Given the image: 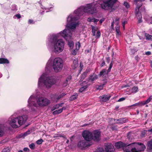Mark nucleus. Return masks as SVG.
Wrapping results in <instances>:
<instances>
[{
	"mask_svg": "<svg viewBox=\"0 0 152 152\" xmlns=\"http://www.w3.org/2000/svg\"><path fill=\"white\" fill-rule=\"evenodd\" d=\"M97 3V2H96L88 4L85 6H82L74 11V13L76 15L75 16L70 14L67 18L66 28L63 31H61L60 34L68 41V44L70 48H72L74 45L73 42L69 41V40L71 38L72 32L75 31L77 24L75 22L78 18L77 16H81L84 13L92 14L96 12V8L98 7Z\"/></svg>",
	"mask_w": 152,
	"mask_h": 152,
	"instance_id": "f257e3e1",
	"label": "nucleus"
},
{
	"mask_svg": "<svg viewBox=\"0 0 152 152\" xmlns=\"http://www.w3.org/2000/svg\"><path fill=\"white\" fill-rule=\"evenodd\" d=\"M28 107L31 108V110L34 111L35 110L34 107H36L38 105L41 107L46 106L50 104V101L42 97L39 98L37 100L36 97L31 96L28 100Z\"/></svg>",
	"mask_w": 152,
	"mask_h": 152,
	"instance_id": "f03ea898",
	"label": "nucleus"
},
{
	"mask_svg": "<svg viewBox=\"0 0 152 152\" xmlns=\"http://www.w3.org/2000/svg\"><path fill=\"white\" fill-rule=\"evenodd\" d=\"M56 82V80L54 77H47L46 74L44 73L39 79L38 86L40 88L45 86L49 88Z\"/></svg>",
	"mask_w": 152,
	"mask_h": 152,
	"instance_id": "7ed1b4c3",
	"label": "nucleus"
},
{
	"mask_svg": "<svg viewBox=\"0 0 152 152\" xmlns=\"http://www.w3.org/2000/svg\"><path fill=\"white\" fill-rule=\"evenodd\" d=\"M49 41L53 45V50L54 52L59 53L63 51L64 43L62 39H60L57 40V36L53 35L50 38Z\"/></svg>",
	"mask_w": 152,
	"mask_h": 152,
	"instance_id": "20e7f679",
	"label": "nucleus"
},
{
	"mask_svg": "<svg viewBox=\"0 0 152 152\" xmlns=\"http://www.w3.org/2000/svg\"><path fill=\"white\" fill-rule=\"evenodd\" d=\"M145 149V146L140 142H134L128 144V146L124 148L126 152H138L144 151Z\"/></svg>",
	"mask_w": 152,
	"mask_h": 152,
	"instance_id": "39448f33",
	"label": "nucleus"
},
{
	"mask_svg": "<svg viewBox=\"0 0 152 152\" xmlns=\"http://www.w3.org/2000/svg\"><path fill=\"white\" fill-rule=\"evenodd\" d=\"M27 119V116L23 115L11 119L10 122V125L13 128H17L23 124Z\"/></svg>",
	"mask_w": 152,
	"mask_h": 152,
	"instance_id": "423d86ee",
	"label": "nucleus"
},
{
	"mask_svg": "<svg viewBox=\"0 0 152 152\" xmlns=\"http://www.w3.org/2000/svg\"><path fill=\"white\" fill-rule=\"evenodd\" d=\"M117 0H102L98 2L102 9L108 10L112 9Z\"/></svg>",
	"mask_w": 152,
	"mask_h": 152,
	"instance_id": "0eeeda50",
	"label": "nucleus"
},
{
	"mask_svg": "<svg viewBox=\"0 0 152 152\" xmlns=\"http://www.w3.org/2000/svg\"><path fill=\"white\" fill-rule=\"evenodd\" d=\"M63 66V61L60 58H55L53 61V67L54 71L57 72L61 71Z\"/></svg>",
	"mask_w": 152,
	"mask_h": 152,
	"instance_id": "6e6552de",
	"label": "nucleus"
},
{
	"mask_svg": "<svg viewBox=\"0 0 152 152\" xmlns=\"http://www.w3.org/2000/svg\"><path fill=\"white\" fill-rule=\"evenodd\" d=\"M144 1V0H134V2L137 6L135 9V13L138 19L139 23H140L142 22V14L139 11V9L142 5V2Z\"/></svg>",
	"mask_w": 152,
	"mask_h": 152,
	"instance_id": "1a4fd4ad",
	"label": "nucleus"
},
{
	"mask_svg": "<svg viewBox=\"0 0 152 152\" xmlns=\"http://www.w3.org/2000/svg\"><path fill=\"white\" fill-rule=\"evenodd\" d=\"M82 135L84 139L87 141H90L92 139V134L88 131H84Z\"/></svg>",
	"mask_w": 152,
	"mask_h": 152,
	"instance_id": "9d476101",
	"label": "nucleus"
},
{
	"mask_svg": "<svg viewBox=\"0 0 152 152\" xmlns=\"http://www.w3.org/2000/svg\"><path fill=\"white\" fill-rule=\"evenodd\" d=\"M152 100V95L150 96L145 101H143V102H139L134 104L131 106H142L146 104L149 103Z\"/></svg>",
	"mask_w": 152,
	"mask_h": 152,
	"instance_id": "9b49d317",
	"label": "nucleus"
},
{
	"mask_svg": "<svg viewBox=\"0 0 152 152\" xmlns=\"http://www.w3.org/2000/svg\"><path fill=\"white\" fill-rule=\"evenodd\" d=\"M92 134V139L94 141H97L100 139V132L98 130L94 131Z\"/></svg>",
	"mask_w": 152,
	"mask_h": 152,
	"instance_id": "f8f14e48",
	"label": "nucleus"
},
{
	"mask_svg": "<svg viewBox=\"0 0 152 152\" xmlns=\"http://www.w3.org/2000/svg\"><path fill=\"white\" fill-rule=\"evenodd\" d=\"M90 145L89 144L88 142L84 140H83L81 141L78 142L77 146L80 148L83 149L86 147L89 146Z\"/></svg>",
	"mask_w": 152,
	"mask_h": 152,
	"instance_id": "ddd939ff",
	"label": "nucleus"
},
{
	"mask_svg": "<svg viewBox=\"0 0 152 152\" xmlns=\"http://www.w3.org/2000/svg\"><path fill=\"white\" fill-rule=\"evenodd\" d=\"M128 145L127 144L123 143L121 142H116L115 144V146L116 148H123V150L124 151H126V150L124 149V148L127 147Z\"/></svg>",
	"mask_w": 152,
	"mask_h": 152,
	"instance_id": "4468645a",
	"label": "nucleus"
},
{
	"mask_svg": "<svg viewBox=\"0 0 152 152\" xmlns=\"http://www.w3.org/2000/svg\"><path fill=\"white\" fill-rule=\"evenodd\" d=\"M106 152H113L114 151V147L113 145L111 143H107L105 145Z\"/></svg>",
	"mask_w": 152,
	"mask_h": 152,
	"instance_id": "2eb2a0df",
	"label": "nucleus"
},
{
	"mask_svg": "<svg viewBox=\"0 0 152 152\" xmlns=\"http://www.w3.org/2000/svg\"><path fill=\"white\" fill-rule=\"evenodd\" d=\"M81 85L82 86V87L80 88L79 90V92H82L84 91L88 87L87 83H86V81H83V83L81 84Z\"/></svg>",
	"mask_w": 152,
	"mask_h": 152,
	"instance_id": "dca6fc26",
	"label": "nucleus"
},
{
	"mask_svg": "<svg viewBox=\"0 0 152 152\" xmlns=\"http://www.w3.org/2000/svg\"><path fill=\"white\" fill-rule=\"evenodd\" d=\"M111 96L104 95L99 97L100 99L103 102H106L108 101L110 99Z\"/></svg>",
	"mask_w": 152,
	"mask_h": 152,
	"instance_id": "f3484780",
	"label": "nucleus"
},
{
	"mask_svg": "<svg viewBox=\"0 0 152 152\" xmlns=\"http://www.w3.org/2000/svg\"><path fill=\"white\" fill-rule=\"evenodd\" d=\"M98 77L97 75L93 74V75L90 76L88 78V80L89 81L93 83L94 81L97 79Z\"/></svg>",
	"mask_w": 152,
	"mask_h": 152,
	"instance_id": "a211bd4d",
	"label": "nucleus"
},
{
	"mask_svg": "<svg viewBox=\"0 0 152 152\" xmlns=\"http://www.w3.org/2000/svg\"><path fill=\"white\" fill-rule=\"evenodd\" d=\"M114 120H116L115 122V123L120 124H123L128 121V120L126 119V118H121L119 119H116V120L115 119Z\"/></svg>",
	"mask_w": 152,
	"mask_h": 152,
	"instance_id": "6ab92c4d",
	"label": "nucleus"
},
{
	"mask_svg": "<svg viewBox=\"0 0 152 152\" xmlns=\"http://www.w3.org/2000/svg\"><path fill=\"white\" fill-rule=\"evenodd\" d=\"M6 129L4 124H0V137L2 136L4 134V131Z\"/></svg>",
	"mask_w": 152,
	"mask_h": 152,
	"instance_id": "aec40b11",
	"label": "nucleus"
},
{
	"mask_svg": "<svg viewBox=\"0 0 152 152\" xmlns=\"http://www.w3.org/2000/svg\"><path fill=\"white\" fill-rule=\"evenodd\" d=\"M78 63L77 59H75L73 61V64H72V67L73 69H75L78 66Z\"/></svg>",
	"mask_w": 152,
	"mask_h": 152,
	"instance_id": "412c9836",
	"label": "nucleus"
},
{
	"mask_svg": "<svg viewBox=\"0 0 152 152\" xmlns=\"http://www.w3.org/2000/svg\"><path fill=\"white\" fill-rule=\"evenodd\" d=\"M9 63V60L6 58H0V64H8Z\"/></svg>",
	"mask_w": 152,
	"mask_h": 152,
	"instance_id": "4be33fe9",
	"label": "nucleus"
},
{
	"mask_svg": "<svg viewBox=\"0 0 152 152\" xmlns=\"http://www.w3.org/2000/svg\"><path fill=\"white\" fill-rule=\"evenodd\" d=\"M99 20V19L91 18H88L87 19L88 21L89 22H93L95 23H97Z\"/></svg>",
	"mask_w": 152,
	"mask_h": 152,
	"instance_id": "5701e85b",
	"label": "nucleus"
},
{
	"mask_svg": "<svg viewBox=\"0 0 152 152\" xmlns=\"http://www.w3.org/2000/svg\"><path fill=\"white\" fill-rule=\"evenodd\" d=\"M115 30L116 31V36L117 37H119L120 34H119L120 32V26L119 25H116L115 27Z\"/></svg>",
	"mask_w": 152,
	"mask_h": 152,
	"instance_id": "b1692460",
	"label": "nucleus"
},
{
	"mask_svg": "<svg viewBox=\"0 0 152 152\" xmlns=\"http://www.w3.org/2000/svg\"><path fill=\"white\" fill-rule=\"evenodd\" d=\"M62 112V110L60 109H59L58 110H57L54 111L53 113V114L54 115H57L60 113Z\"/></svg>",
	"mask_w": 152,
	"mask_h": 152,
	"instance_id": "393cba45",
	"label": "nucleus"
},
{
	"mask_svg": "<svg viewBox=\"0 0 152 152\" xmlns=\"http://www.w3.org/2000/svg\"><path fill=\"white\" fill-rule=\"evenodd\" d=\"M78 96V94L77 93H74V94L72 95L70 98V99L71 100H73L76 99Z\"/></svg>",
	"mask_w": 152,
	"mask_h": 152,
	"instance_id": "a878e982",
	"label": "nucleus"
},
{
	"mask_svg": "<svg viewBox=\"0 0 152 152\" xmlns=\"http://www.w3.org/2000/svg\"><path fill=\"white\" fill-rule=\"evenodd\" d=\"M66 94H65L64 93H62L60 95H59L58 96H56L55 97L56 99H57V100L58 101V100H59L61 98L63 97L64 96L66 95Z\"/></svg>",
	"mask_w": 152,
	"mask_h": 152,
	"instance_id": "bb28decb",
	"label": "nucleus"
},
{
	"mask_svg": "<svg viewBox=\"0 0 152 152\" xmlns=\"http://www.w3.org/2000/svg\"><path fill=\"white\" fill-rule=\"evenodd\" d=\"M138 88L137 86H134L131 89V92L136 93L138 91Z\"/></svg>",
	"mask_w": 152,
	"mask_h": 152,
	"instance_id": "cd10ccee",
	"label": "nucleus"
},
{
	"mask_svg": "<svg viewBox=\"0 0 152 152\" xmlns=\"http://www.w3.org/2000/svg\"><path fill=\"white\" fill-rule=\"evenodd\" d=\"M107 73L106 69H103L100 72L99 75L100 76H102Z\"/></svg>",
	"mask_w": 152,
	"mask_h": 152,
	"instance_id": "c85d7f7f",
	"label": "nucleus"
},
{
	"mask_svg": "<svg viewBox=\"0 0 152 152\" xmlns=\"http://www.w3.org/2000/svg\"><path fill=\"white\" fill-rule=\"evenodd\" d=\"M96 28L94 26H92V35L93 36L95 35L96 31Z\"/></svg>",
	"mask_w": 152,
	"mask_h": 152,
	"instance_id": "c756f323",
	"label": "nucleus"
},
{
	"mask_svg": "<svg viewBox=\"0 0 152 152\" xmlns=\"http://www.w3.org/2000/svg\"><path fill=\"white\" fill-rule=\"evenodd\" d=\"M148 145L149 148L152 149V140L148 142Z\"/></svg>",
	"mask_w": 152,
	"mask_h": 152,
	"instance_id": "7c9ffc66",
	"label": "nucleus"
},
{
	"mask_svg": "<svg viewBox=\"0 0 152 152\" xmlns=\"http://www.w3.org/2000/svg\"><path fill=\"white\" fill-rule=\"evenodd\" d=\"M72 79L71 77L70 76H69L66 78V80L67 82L69 84L70 82V80Z\"/></svg>",
	"mask_w": 152,
	"mask_h": 152,
	"instance_id": "2f4dec72",
	"label": "nucleus"
},
{
	"mask_svg": "<svg viewBox=\"0 0 152 152\" xmlns=\"http://www.w3.org/2000/svg\"><path fill=\"white\" fill-rule=\"evenodd\" d=\"M87 73H84L81 75V78L80 80H83L86 77Z\"/></svg>",
	"mask_w": 152,
	"mask_h": 152,
	"instance_id": "473e14b6",
	"label": "nucleus"
},
{
	"mask_svg": "<svg viewBox=\"0 0 152 152\" xmlns=\"http://www.w3.org/2000/svg\"><path fill=\"white\" fill-rule=\"evenodd\" d=\"M10 150L8 147L4 148L2 151V152H9Z\"/></svg>",
	"mask_w": 152,
	"mask_h": 152,
	"instance_id": "72a5a7b5",
	"label": "nucleus"
},
{
	"mask_svg": "<svg viewBox=\"0 0 152 152\" xmlns=\"http://www.w3.org/2000/svg\"><path fill=\"white\" fill-rule=\"evenodd\" d=\"M113 61H112L110 65L109 68L108 69V70H107L108 72H109L110 71L111 69L112 68L113 66Z\"/></svg>",
	"mask_w": 152,
	"mask_h": 152,
	"instance_id": "f704fd0d",
	"label": "nucleus"
},
{
	"mask_svg": "<svg viewBox=\"0 0 152 152\" xmlns=\"http://www.w3.org/2000/svg\"><path fill=\"white\" fill-rule=\"evenodd\" d=\"M120 18H116L115 20V21L114 22V23H115V24L116 25H118V23H119V20H120Z\"/></svg>",
	"mask_w": 152,
	"mask_h": 152,
	"instance_id": "c9c22d12",
	"label": "nucleus"
},
{
	"mask_svg": "<svg viewBox=\"0 0 152 152\" xmlns=\"http://www.w3.org/2000/svg\"><path fill=\"white\" fill-rule=\"evenodd\" d=\"M145 36L146 37V39L148 40H151L152 39V36L151 35L145 34Z\"/></svg>",
	"mask_w": 152,
	"mask_h": 152,
	"instance_id": "e433bc0d",
	"label": "nucleus"
},
{
	"mask_svg": "<svg viewBox=\"0 0 152 152\" xmlns=\"http://www.w3.org/2000/svg\"><path fill=\"white\" fill-rule=\"evenodd\" d=\"M59 105H58V104H57L56 105L54 106H53L52 109H51V110L52 111L54 110H55V109H58V108H59Z\"/></svg>",
	"mask_w": 152,
	"mask_h": 152,
	"instance_id": "4c0bfd02",
	"label": "nucleus"
},
{
	"mask_svg": "<svg viewBox=\"0 0 152 152\" xmlns=\"http://www.w3.org/2000/svg\"><path fill=\"white\" fill-rule=\"evenodd\" d=\"M43 140L42 139H40L37 140L36 141V143L38 144H42V142H43Z\"/></svg>",
	"mask_w": 152,
	"mask_h": 152,
	"instance_id": "58836bf2",
	"label": "nucleus"
},
{
	"mask_svg": "<svg viewBox=\"0 0 152 152\" xmlns=\"http://www.w3.org/2000/svg\"><path fill=\"white\" fill-rule=\"evenodd\" d=\"M29 147L31 149H34L35 148V145L33 143H31L29 145Z\"/></svg>",
	"mask_w": 152,
	"mask_h": 152,
	"instance_id": "ea45409f",
	"label": "nucleus"
},
{
	"mask_svg": "<svg viewBox=\"0 0 152 152\" xmlns=\"http://www.w3.org/2000/svg\"><path fill=\"white\" fill-rule=\"evenodd\" d=\"M124 5L127 8H128L129 7V4L126 2H124Z\"/></svg>",
	"mask_w": 152,
	"mask_h": 152,
	"instance_id": "a19ab883",
	"label": "nucleus"
},
{
	"mask_svg": "<svg viewBox=\"0 0 152 152\" xmlns=\"http://www.w3.org/2000/svg\"><path fill=\"white\" fill-rule=\"evenodd\" d=\"M105 84H103L98 86V87L97 88V90H102L104 87Z\"/></svg>",
	"mask_w": 152,
	"mask_h": 152,
	"instance_id": "79ce46f5",
	"label": "nucleus"
},
{
	"mask_svg": "<svg viewBox=\"0 0 152 152\" xmlns=\"http://www.w3.org/2000/svg\"><path fill=\"white\" fill-rule=\"evenodd\" d=\"M80 45L79 42H78L76 45V49L77 50H78L80 48Z\"/></svg>",
	"mask_w": 152,
	"mask_h": 152,
	"instance_id": "37998d69",
	"label": "nucleus"
},
{
	"mask_svg": "<svg viewBox=\"0 0 152 152\" xmlns=\"http://www.w3.org/2000/svg\"><path fill=\"white\" fill-rule=\"evenodd\" d=\"M101 35V33L99 31H98L96 34V37L97 38H99Z\"/></svg>",
	"mask_w": 152,
	"mask_h": 152,
	"instance_id": "c03bdc74",
	"label": "nucleus"
},
{
	"mask_svg": "<svg viewBox=\"0 0 152 152\" xmlns=\"http://www.w3.org/2000/svg\"><path fill=\"white\" fill-rule=\"evenodd\" d=\"M68 84L69 83L67 82L66 81H65L63 83L62 85L64 87H66Z\"/></svg>",
	"mask_w": 152,
	"mask_h": 152,
	"instance_id": "a18cd8bd",
	"label": "nucleus"
},
{
	"mask_svg": "<svg viewBox=\"0 0 152 152\" xmlns=\"http://www.w3.org/2000/svg\"><path fill=\"white\" fill-rule=\"evenodd\" d=\"M127 23V21L126 20H124L122 22V24L124 28H125V25Z\"/></svg>",
	"mask_w": 152,
	"mask_h": 152,
	"instance_id": "49530a36",
	"label": "nucleus"
},
{
	"mask_svg": "<svg viewBox=\"0 0 152 152\" xmlns=\"http://www.w3.org/2000/svg\"><path fill=\"white\" fill-rule=\"evenodd\" d=\"M101 62L102 63L100 64V66L101 67H102L105 64V62L103 60H102Z\"/></svg>",
	"mask_w": 152,
	"mask_h": 152,
	"instance_id": "de8ad7c7",
	"label": "nucleus"
},
{
	"mask_svg": "<svg viewBox=\"0 0 152 152\" xmlns=\"http://www.w3.org/2000/svg\"><path fill=\"white\" fill-rule=\"evenodd\" d=\"M23 150L25 152H29V149L28 148H23Z\"/></svg>",
	"mask_w": 152,
	"mask_h": 152,
	"instance_id": "09e8293b",
	"label": "nucleus"
},
{
	"mask_svg": "<svg viewBox=\"0 0 152 152\" xmlns=\"http://www.w3.org/2000/svg\"><path fill=\"white\" fill-rule=\"evenodd\" d=\"M125 99V98L124 97H122L120 99H119L118 101V102H120L121 101H124Z\"/></svg>",
	"mask_w": 152,
	"mask_h": 152,
	"instance_id": "8fccbe9b",
	"label": "nucleus"
},
{
	"mask_svg": "<svg viewBox=\"0 0 152 152\" xmlns=\"http://www.w3.org/2000/svg\"><path fill=\"white\" fill-rule=\"evenodd\" d=\"M111 129L113 130H116L117 129V128H116V127L115 126H114V125H112L111 127Z\"/></svg>",
	"mask_w": 152,
	"mask_h": 152,
	"instance_id": "3c124183",
	"label": "nucleus"
},
{
	"mask_svg": "<svg viewBox=\"0 0 152 152\" xmlns=\"http://www.w3.org/2000/svg\"><path fill=\"white\" fill-rule=\"evenodd\" d=\"M50 67V65H46V67H45V70H49Z\"/></svg>",
	"mask_w": 152,
	"mask_h": 152,
	"instance_id": "603ef678",
	"label": "nucleus"
},
{
	"mask_svg": "<svg viewBox=\"0 0 152 152\" xmlns=\"http://www.w3.org/2000/svg\"><path fill=\"white\" fill-rule=\"evenodd\" d=\"M15 16L18 19H19L21 18V15L20 14H16L15 15Z\"/></svg>",
	"mask_w": 152,
	"mask_h": 152,
	"instance_id": "864d4df0",
	"label": "nucleus"
},
{
	"mask_svg": "<svg viewBox=\"0 0 152 152\" xmlns=\"http://www.w3.org/2000/svg\"><path fill=\"white\" fill-rule=\"evenodd\" d=\"M105 20V18H103L102 19H101L100 20H99V23L100 24H101L102 23V22L104 21Z\"/></svg>",
	"mask_w": 152,
	"mask_h": 152,
	"instance_id": "5fc2aeb1",
	"label": "nucleus"
},
{
	"mask_svg": "<svg viewBox=\"0 0 152 152\" xmlns=\"http://www.w3.org/2000/svg\"><path fill=\"white\" fill-rule=\"evenodd\" d=\"M106 59L107 60V63H109L110 61V58L109 57H107L106 58Z\"/></svg>",
	"mask_w": 152,
	"mask_h": 152,
	"instance_id": "6e6d98bb",
	"label": "nucleus"
},
{
	"mask_svg": "<svg viewBox=\"0 0 152 152\" xmlns=\"http://www.w3.org/2000/svg\"><path fill=\"white\" fill-rule=\"evenodd\" d=\"M151 53L150 51H147L145 52V54L147 55H150L151 54Z\"/></svg>",
	"mask_w": 152,
	"mask_h": 152,
	"instance_id": "4d7b16f0",
	"label": "nucleus"
},
{
	"mask_svg": "<svg viewBox=\"0 0 152 152\" xmlns=\"http://www.w3.org/2000/svg\"><path fill=\"white\" fill-rule=\"evenodd\" d=\"M114 21H113L112 23V24L111 25V28L113 29V25L114 24Z\"/></svg>",
	"mask_w": 152,
	"mask_h": 152,
	"instance_id": "13d9d810",
	"label": "nucleus"
},
{
	"mask_svg": "<svg viewBox=\"0 0 152 152\" xmlns=\"http://www.w3.org/2000/svg\"><path fill=\"white\" fill-rule=\"evenodd\" d=\"M135 59L137 61H138L139 60L140 58L138 56H137L135 57Z\"/></svg>",
	"mask_w": 152,
	"mask_h": 152,
	"instance_id": "bf43d9fd",
	"label": "nucleus"
},
{
	"mask_svg": "<svg viewBox=\"0 0 152 152\" xmlns=\"http://www.w3.org/2000/svg\"><path fill=\"white\" fill-rule=\"evenodd\" d=\"M64 104V103H61L60 104H58L59 107H62L63 105Z\"/></svg>",
	"mask_w": 152,
	"mask_h": 152,
	"instance_id": "052dcab7",
	"label": "nucleus"
},
{
	"mask_svg": "<svg viewBox=\"0 0 152 152\" xmlns=\"http://www.w3.org/2000/svg\"><path fill=\"white\" fill-rule=\"evenodd\" d=\"M33 22V20H28V23L29 24H31Z\"/></svg>",
	"mask_w": 152,
	"mask_h": 152,
	"instance_id": "680f3d73",
	"label": "nucleus"
},
{
	"mask_svg": "<svg viewBox=\"0 0 152 152\" xmlns=\"http://www.w3.org/2000/svg\"><path fill=\"white\" fill-rule=\"evenodd\" d=\"M80 67L81 69H83V65L81 63H80Z\"/></svg>",
	"mask_w": 152,
	"mask_h": 152,
	"instance_id": "e2e57ef3",
	"label": "nucleus"
},
{
	"mask_svg": "<svg viewBox=\"0 0 152 152\" xmlns=\"http://www.w3.org/2000/svg\"><path fill=\"white\" fill-rule=\"evenodd\" d=\"M13 8H12L13 9V10H16V5H13Z\"/></svg>",
	"mask_w": 152,
	"mask_h": 152,
	"instance_id": "0e129e2a",
	"label": "nucleus"
},
{
	"mask_svg": "<svg viewBox=\"0 0 152 152\" xmlns=\"http://www.w3.org/2000/svg\"><path fill=\"white\" fill-rule=\"evenodd\" d=\"M72 54L73 55H75L76 54V53L75 50H74Z\"/></svg>",
	"mask_w": 152,
	"mask_h": 152,
	"instance_id": "69168bd1",
	"label": "nucleus"
},
{
	"mask_svg": "<svg viewBox=\"0 0 152 152\" xmlns=\"http://www.w3.org/2000/svg\"><path fill=\"white\" fill-rule=\"evenodd\" d=\"M61 109L62 110V111L63 110H65L66 109V107H63L62 108H61Z\"/></svg>",
	"mask_w": 152,
	"mask_h": 152,
	"instance_id": "338daca9",
	"label": "nucleus"
},
{
	"mask_svg": "<svg viewBox=\"0 0 152 152\" xmlns=\"http://www.w3.org/2000/svg\"><path fill=\"white\" fill-rule=\"evenodd\" d=\"M148 132H152V129H148Z\"/></svg>",
	"mask_w": 152,
	"mask_h": 152,
	"instance_id": "774afa93",
	"label": "nucleus"
}]
</instances>
